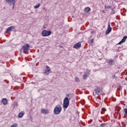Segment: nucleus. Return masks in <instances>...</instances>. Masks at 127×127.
I'll use <instances>...</instances> for the list:
<instances>
[{
  "instance_id": "f257e3e1",
  "label": "nucleus",
  "mask_w": 127,
  "mask_h": 127,
  "mask_svg": "<svg viewBox=\"0 0 127 127\" xmlns=\"http://www.w3.org/2000/svg\"><path fill=\"white\" fill-rule=\"evenodd\" d=\"M62 112V107L60 104L57 105L54 109L55 115H59Z\"/></svg>"
},
{
  "instance_id": "aec40b11",
  "label": "nucleus",
  "mask_w": 127,
  "mask_h": 127,
  "mask_svg": "<svg viewBox=\"0 0 127 127\" xmlns=\"http://www.w3.org/2000/svg\"><path fill=\"white\" fill-rule=\"evenodd\" d=\"M107 124L106 123H102L101 125H100V127H105V126H106Z\"/></svg>"
},
{
  "instance_id": "cd10ccee",
  "label": "nucleus",
  "mask_w": 127,
  "mask_h": 127,
  "mask_svg": "<svg viewBox=\"0 0 127 127\" xmlns=\"http://www.w3.org/2000/svg\"><path fill=\"white\" fill-rule=\"evenodd\" d=\"M91 33H92V34H93L94 33V31H92Z\"/></svg>"
},
{
  "instance_id": "bb28decb",
  "label": "nucleus",
  "mask_w": 127,
  "mask_h": 127,
  "mask_svg": "<svg viewBox=\"0 0 127 127\" xmlns=\"http://www.w3.org/2000/svg\"><path fill=\"white\" fill-rule=\"evenodd\" d=\"M69 94H66V97H69Z\"/></svg>"
},
{
  "instance_id": "412c9836",
  "label": "nucleus",
  "mask_w": 127,
  "mask_h": 127,
  "mask_svg": "<svg viewBox=\"0 0 127 127\" xmlns=\"http://www.w3.org/2000/svg\"><path fill=\"white\" fill-rule=\"evenodd\" d=\"M10 127H17V124H15L12 125Z\"/></svg>"
},
{
  "instance_id": "20e7f679",
  "label": "nucleus",
  "mask_w": 127,
  "mask_h": 127,
  "mask_svg": "<svg viewBox=\"0 0 127 127\" xmlns=\"http://www.w3.org/2000/svg\"><path fill=\"white\" fill-rule=\"evenodd\" d=\"M52 33V32L50 30H44L42 32V36H43V37H46L47 36H50Z\"/></svg>"
},
{
  "instance_id": "b1692460",
  "label": "nucleus",
  "mask_w": 127,
  "mask_h": 127,
  "mask_svg": "<svg viewBox=\"0 0 127 127\" xmlns=\"http://www.w3.org/2000/svg\"><path fill=\"white\" fill-rule=\"evenodd\" d=\"M102 112H106V109L105 108H102Z\"/></svg>"
},
{
  "instance_id": "39448f33",
  "label": "nucleus",
  "mask_w": 127,
  "mask_h": 127,
  "mask_svg": "<svg viewBox=\"0 0 127 127\" xmlns=\"http://www.w3.org/2000/svg\"><path fill=\"white\" fill-rule=\"evenodd\" d=\"M30 47V46H29L28 44H25V45L22 47L21 49L23 51L24 53L26 54V53L28 52Z\"/></svg>"
},
{
  "instance_id": "1a4fd4ad",
  "label": "nucleus",
  "mask_w": 127,
  "mask_h": 127,
  "mask_svg": "<svg viewBox=\"0 0 127 127\" xmlns=\"http://www.w3.org/2000/svg\"><path fill=\"white\" fill-rule=\"evenodd\" d=\"M112 31V27L110 23L108 24V27L107 30L106 31V34H109Z\"/></svg>"
},
{
  "instance_id": "2eb2a0df",
  "label": "nucleus",
  "mask_w": 127,
  "mask_h": 127,
  "mask_svg": "<svg viewBox=\"0 0 127 127\" xmlns=\"http://www.w3.org/2000/svg\"><path fill=\"white\" fill-rule=\"evenodd\" d=\"M23 116H24V114H23V113H22V112L19 113V114L18 115V117L20 119H21V118H22V117H23Z\"/></svg>"
},
{
  "instance_id": "f8f14e48",
  "label": "nucleus",
  "mask_w": 127,
  "mask_h": 127,
  "mask_svg": "<svg viewBox=\"0 0 127 127\" xmlns=\"http://www.w3.org/2000/svg\"><path fill=\"white\" fill-rule=\"evenodd\" d=\"M90 10H91V8H90V7H86L84 10V12H85V13H88V12H89Z\"/></svg>"
},
{
  "instance_id": "0eeeda50",
  "label": "nucleus",
  "mask_w": 127,
  "mask_h": 127,
  "mask_svg": "<svg viewBox=\"0 0 127 127\" xmlns=\"http://www.w3.org/2000/svg\"><path fill=\"white\" fill-rule=\"evenodd\" d=\"M51 69H50V67L49 66H48V65H46V69L45 70V72H44V74H45V75H49V74H50V70Z\"/></svg>"
},
{
  "instance_id": "9b49d317",
  "label": "nucleus",
  "mask_w": 127,
  "mask_h": 127,
  "mask_svg": "<svg viewBox=\"0 0 127 127\" xmlns=\"http://www.w3.org/2000/svg\"><path fill=\"white\" fill-rule=\"evenodd\" d=\"M15 27L14 26H10L6 30V33H7V32H10V31H12V29H15Z\"/></svg>"
},
{
  "instance_id": "4468645a",
  "label": "nucleus",
  "mask_w": 127,
  "mask_h": 127,
  "mask_svg": "<svg viewBox=\"0 0 127 127\" xmlns=\"http://www.w3.org/2000/svg\"><path fill=\"white\" fill-rule=\"evenodd\" d=\"M83 78L84 80H87V79L88 78V74L86 73V72L84 73Z\"/></svg>"
},
{
  "instance_id": "4be33fe9",
  "label": "nucleus",
  "mask_w": 127,
  "mask_h": 127,
  "mask_svg": "<svg viewBox=\"0 0 127 127\" xmlns=\"http://www.w3.org/2000/svg\"><path fill=\"white\" fill-rule=\"evenodd\" d=\"M124 112L125 115H127V109L126 108L124 109Z\"/></svg>"
},
{
  "instance_id": "ddd939ff",
  "label": "nucleus",
  "mask_w": 127,
  "mask_h": 127,
  "mask_svg": "<svg viewBox=\"0 0 127 127\" xmlns=\"http://www.w3.org/2000/svg\"><path fill=\"white\" fill-rule=\"evenodd\" d=\"M1 102L2 103L3 105H6V104H7V99H6V98H3Z\"/></svg>"
},
{
  "instance_id": "6e6552de",
  "label": "nucleus",
  "mask_w": 127,
  "mask_h": 127,
  "mask_svg": "<svg viewBox=\"0 0 127 127\" xmlns=\"http://www.w3.org/2000/svg\"><path fill=\"white\" fill-rule=\"evenodd\" d=\"M41 112V113L44 115H47L48 114H49V110L48 109H42Z\"/></svg>"
},
{
  "instance_id": "dca6fc26",
  "label": "nucleus",
  "mask_w": 127,
  "mask_h": 127,
  "mask_svg": "<svg viewBox=\"0 0 127 127\" xmlns=\"http://www.w3.org/2000/svg\"><path fill=\"white\" fill-rule=\"evenodd\" d=\"M109 64L110 65H114L115 64V62L114 61V60L111 59L109 61Z\"/></svg>"
},
{
  "instance_id": "9d476101",
  "label": "nucleus",
  "mask_w": 127,
  "mask_h": 127,
  "mask_svg": "<svg viewBox=\"0 0 127 127\" xmlns=\"http://www.w3.org/2000/svg\"><path fill=\"white\" fill-rule=\"evenodd\" d=\"M80 47H81V43L78 42L73 45V48H75V49H78V48H80Z\"/></svg>"
},
{
  "instance_id": "5701e85b",
  "label": "nucleus",
  "mask_w": 127,
  "mask_h": 127,
  "mask_svg": "<svg viewBox=\"0 0 127 127\" xmlns=\"http://www.w3.org/2000/svg\"><path fill=\"white\" fill-rule=\"evenodd\" d=\"M118 89L119 90H120V89H122V86L121 85H119L118 87H117Z\"/></svg>"
},
{
  "instance_id": "f3484780",
  "label": "nucleus",
  "mask_w": 127,
  "mask_h": 127,
  "mask_svg": "<svg viewBox=\"0 0 127 127\" xmlns=\"http://www.w3.org/2000/svg\"><path fill=\"white\" fill-rule=\"evenodd\" d=\"M40 6V3H38L34 6V8H38Z\"/></svg>"
},
{
  "instance_id": "6ab92c4d",
  "label": "nucleus",
  "mask_w": 127,
  "mask_h": 127,
  "mask_svg": "<svg viewBox=\"0 0 127 127\" xmlns=\"http://www.w3.org/2000/svg\"><path fill=\"white\" fill-rule=\"evenodd\" d=\"M112 11H111V14H115L116 13V11L114 10V9H112Z\"/></svg>"
},
{
  "instance_id": "393cba45",
  "label": "nucleus",
  "mask_w": 127,
  "mask_h": 127,
  "mask_svg": "<svg viewBox=\"0 0 127 127\" xmlns=\"http://www.w3.org/2000/svg\"><path fill=\"white\" fill-rule=\"evenodd\" d=\"M107 8H111V6H108L107 7Z\"/></svg>"
},
{
  "instance_id": "423d86ee",
  "label": "nucleus",
  "mask_w": 127,
  "mask_h": 127,
  "mask_svg": "<svg viewBox=\"0 0 127 127\" xmlns=\"http://www.w3.org/2000/svg\"><path fill=\"white\" fill-rule=\"evenodd\" d=\"M6 2L10 5H13L12 8H14V5L15 4V0H6Z\"/></svg>"
},
{
  "instance_id": "7ed1b4c3",
  "label": "nucleus",
  "mask_w": 127,
  "mask_h": 127,
  "mask_svg": "<svg viewBox=\"0 0 127 127\" xmlns=\"http://www.w3.org/2000/svg\"><path fill=\"white\" fill-rule=\"evenodd\" d=\"M102 92L103 88L102 87H97L94 89V92L95 93V95H97L98 96H100V95H102Z\"/></svg>"
},
{
  "instance_id": "a211bd4d",
  "label": "nucleus",
  "mask_w": 127,
  "mask_h": 127,
  "mask_svg": "<svg viewBox=\"0 0 127 127\" xmlns=\"http://www.w3.org/2000/svg\"><path fill=\"white\" fill-rule=\"evenodd\" d=\"M75 82H80V79L77 76L75 77Z\"/></svg>"
},
{
  "instance_id": "a878e982",
  "label": "nucleus",
  "mask_w": 127,
  "mask_h": 127,
  "mask_svg": "<svg viewBox=\"0 0 127 127\" xmlns=\"http://www.w3.org/2000/svg\"><path fill=\"white\" fill-rule=\"evenodd\" d=\"M86 71H87V72H90V70H88V69H87Z\"/></svg>"
},
{
  "instance_id": "f03ea898",
  "label": "nucleus",
  "mask_w": 127,
  "mask_h": 127,
  "mask_svg": "<svg viewBox=\"0 0 127 127\" xmlns=\"http://www.w3.org/2000/svg\"><path fill=\"white\" fill-rule=\"evenodd\" d=\"M69 104H70V101L68 97L64 98L63 102V108L64 109H67L69 106Z\"/></svg>"
}]
</instances>
